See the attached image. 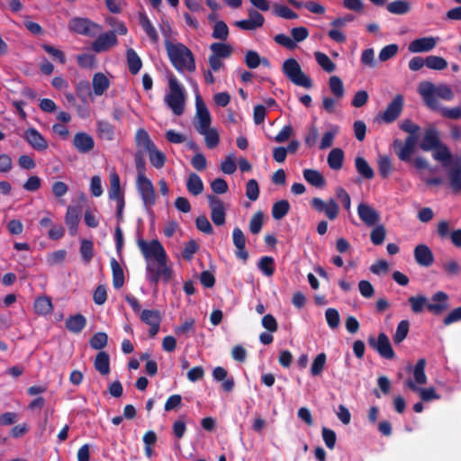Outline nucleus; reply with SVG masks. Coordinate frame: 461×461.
Segmentation results:
<instances>
[{"instance_id": "obj_42", "label": "nucleus", "mask_w": 461, "mask_h": 461, "mask_svg": "<svg viewBox=\"0 0 461 461\" xmlns=\"http://www.w3.org/2000/svg\"><path fill=\"white\" fill-rule=\"evenodd\" d=\"M126 56L130 72L134 75L137 74L142 66L140 58L132 49L127 50Z\"/></svg>"}, {"instance_id": "obj_9", "label": "nucleus", "mask_w": 461, "mask_h": 461, "mask_svg": "<svg viewBox=\"0 0 461 461\" xmlns=\"http://www.w3.org/2000/svg\"><path fill=\"white\" fill-rule=\"evenodd\" d=\"M403 107V97L401 95H397L392 102L387 105L384 112L378 114L376 120L382 121L386 123L393 122L401 114Z\"/></svg>"}, {"instance_id": "obj_16", "label": "nucleus", "mask_w": 461, "mask_h": 461, "mask_svg": "<svg viewBox=\"0 0 461 461\" xmlns=\"http://www.w3.org/2000/svg\"><path fill=\"white\" fill-rule=\"evenodd\" d=\"M446 174L452 192L461 193V159H456L451 167L446 169Z\"/></svg>"}, {"instance_id": "obj_15", "label": "nucleus", "mask_w": 461, "mask_h": 461, "mask_svg": "<svg viewBox=\"0 0 461 461\" xmlns=\"http://www.w3.org/2000/svg\"><path fill=\"white\" fill-rule=\"evenodd\" d=\"M110 187L108 190V196L110 200H114L118 204V213L122 211L124 204L123 191L121 188L120 176L115 171H112L109 176Z\"/></svg>"}, {"instance_id": "obj_44", "label": "nucleus", "mask_w": 461, "mask_h": 461, "mask_svg": "<svg viewBox=\"0 0 461 461\" xmlns=\"http://www.w3.org/2000/svg\"><path fill=\"white\" fill-rule=\"evenodd\" d=\"M410 330V322L407 320L401 321L397 327L396 330L393 336V340L394 344L398 345L402 343L408 336Z\"/></svg>"}, {"instance_id": "obj_2", "label": "nucleus", "mask_w": 461, "mask_h": 461, "mask_svg": "<svg viewBox=\"0 0 461 461\" xmlns=\"http://www.w3.org/2000/svg\"><path fill=\"white\" fill-rule=\"evenodd\" d=\"M162 32L166 37L165 48L170 63L175 69L183 74L185 72L192 73L195 70V59L192 50L182 42L172 41L167 38L169 25L161 27Z\"/></svg>"}, {"instance_id": "obj_5", "label": "nucleus", "mask_w": 461, "mask_h": 461, "mask_svg": "<svg viewBox=\"0 0 461 461\" xmlns=\"http://www.w3.org/2000/svg\"><path fill=\"white\" fill-rule=\"evenodd\" d=\"M284 75L295 86L310 89L312 86L311 78L302 70L298 61L293 58L284 61L282 66Z\"/></svg>"}, {"instance_id": "obj_49", "label": "nucleus", "mask_w": 461, "mask_h": 461, "mask_svg": "<svg viewBox=\"0 0 461 461\" xmlns=\"http://www.w3.org/2000/svg\"><path fill=\"white\" fill-rule=\"evenodd\" d=\"M314 58L318 65L326 72L330 73L336 69L335 63L325 53L316 51L314 52Z\"/></svg>"}, {"instance_id": "obj_58", "label": "nucleus", "mask_w": 461, "mask_h": 461, "mask_svg": "<svg viewBox=\"0 0 461 461\" xmlns=\"http://www.w3.org/2000/svg\"><path fill=\"white\" fill-rule=\"evenodd\" d=\"M236 168H237L236 156L234 153H230L221 163V170L224 174L230 175L235 172Z\"/></svg>"}, {"instance_id": "obj_41", "label": "nucleus", "mask_w": 461, "mask_h": 461, "mask_svg": "<svg viewBox=\"0 0 461 461\" xmlns=\"http://www.w3.org/2000/svg\"><path fill=\"white\" fill-rule=\"evenodd\" d=\"M97 131L100 138L106 140L114 139L115 129L113 124L105 121L97 122Z\"/></svg>"}, {"instance_id": "obj_39", "label": "nucleus", "mask_w": 461, "mask_h": 461, "mask_svg": "<svg viewBox=\"0 0 461 461\" xmlns=\"http://www.w3.org/2000/svg\"><path fill=\"white\" fill-rule=\"evenodd\" d=\"M147 152L149 154V162L155 168L159 169L164 167L167 160V157L162 151H160L157 148V146H155L153 149H149Z\"/></svg>"}, {"instance_id": "obj_30", "label": "nucleus", "mask_w": 461, "mask_h": 461, "mask_svg": "<svg viewBox=\"0 0 461 461\" xmlns=\"http://www.w3.org/2000/svg\"><path fill=\"white\" fill-rule=\"evenodd\" d=\"M376 164L381 177L388 178L393 171L392 159L387 155L379 154Z\"/></svg>"}, {"instance_id": "obj_53", "label": "nucleus", "mask_w": 461, "mask_h": 461, "mask_svg": "<svg viewBox=\"0 0 461 461\" xmlns=\"http://www.w3.org/2000/svg\"><path fill=\"white\" fill-rule=\"evenodd\" d=\"M339 132V127L338 126H330V128L329 129V131H327L321 140V142H320V149H326L332 146L333 144V140L336 137V135L338 134Z\"/></svg>"}, {"instance_id": "obj_34", "label": "nucleus", "mask_w": 461, "mask_h": 461, "mask_svg": "<svg viewBox=\"0 0 461 461\" xmlns=\"http://www.w3.org/2000/svg\"><path fill=\"white\" fill-rule=\"evenodd\" d=\"M186 188L193 195L202 194L203 191V183L201 177L195 173H191L186 180Z\"/></svg>"}, {"instance_id": "obj_14", "label": "nucleus", "mask_w": 461, "mask_h": 461, "mask_svg": "<svg viewBox=\"0 0 461 461\" xmlns=\"http://www.w3.org/2000/svg\"><path fill=\"white\" fill-rule=\"evenodd\" d=\"M312 206L319 212H324L330 220H335L338 217L339 207L334 199L325 202L321 198L315 197L311 201Z\"/></svg>"}, {"instance_id": "obj_6", "label": "nucleus", "mask_w": 461, "mask_h": 461, "mask_svg": "<svg viewBox=\"0 0 461 461\" xmlns=\"http://www.w3.org/2000/svg\"><path fill=\"white\" fill-rule=\"evenodd\" d=\"M195 93V115L194 127L198 132L211 128L212 117L210 112L203 101L196 83L190 81Z\"/></svg>"}, {"instance_id": "obj_31", "label": "nucleus", "mask_w": 461, "mask_h": 461, "mask_svg": "<svg viewBox=\"0 0 461 461\" xmlns=\"http://www.w3.org/2000/svg\"><path fill=\"white\" fill-rule=\"evenodd\" d=\"M139 23L142 29L144 30V32H146V34L148 35V37L149 38V40L151 41V42L157 43L158 41V32L151 23L149 17L144 13L140 14Z\"/></svg>"}, {"instance_id": "obj_20", "label": "nucleus", "mask_w": 461, "mask_h": 461, "mask_svg": "<svg viewBox=\"0 0 461 461\" xmlns=\"http://www.w3.org/2000/svg\"><path fill=\"white\" fill-rule=\"evenodd\" d=\"M448 296L444 292H437L431 297L430 301H428V310L433 314L438 315L446 311L448 307Z\"/></svg>"}, {"instance_id": "obj_1", "label": "nucleus", "mask_w": 461, "mask_h": 461, "mask_svg": "<svg viewBox=\"0 0 461 461\" xmlns=\"http://www.w3.org/2000/svg\"><path fill=\"white\" fill-rule=\"evenodd\" d=\"M137 244L145 259L146 279L155 285L160 280L165 283L170 281L174 272L162 244L157 240L148 242L141 239L138 240Z\"/></svg>"}, {"instance_id": "obj_3", "label": "nucleus", "mask_w": 461, "mask_h": 461, "mask_svg": "<svg viewBox=\"0 0 461 461\" xmlns=\"http://www.w3.org/2000/svg\"><path fill=\"white\" fill-rule=\"evenodd\" d=\"M418 93L420 95L425 104L432 110L439 109L441 106L437 96L446 101H451L455 96L449 86L446 84L435 86L432 82L426 80L419 83Z\"/></svg>"}, {"instance_id": "obj_27", "label": "nucleus", "mask_w": 461, "mask_h": 461, "mask_svg": "<svg viewBox=\"0 0 461 461\" xmlns=\"http://www.w3.org/2000/svg\"><path fill=\"white\" fill-rule=\"evenodd\" d=\"M111 82L106 75L98 72L93 76L92 86L93 92L95 96L103 95L110 87Z\"/></svg>"}, {"instance_id": "obj_63", "label": "nucleus", "mask_w": 461, "mask_h": 461, "mask_svg": "<svg viewBox=\"0 0 461 461\" xmlns=\"http://www.w3.org/2000/svg\"><path fill=\"white\" fill-rule=\"evenodd\" d=\"M51 191L53 195L59 200L60 203H63V201L60 199L68 192V185L65 182L56 181L51 185Z\"/></svg>"}, {"instance_id": "obj_37", "label": "nucleus", "mask_w": 461, "mask_h": 461, "mask_svg": "<svg viewBox=\"0 0 461 461\" xmlns=\"http://www.w3.org/2000/svg\"><path fill=\"white\" fill-rule=\"evenodd\" d=\"M304 179L315 187H322L325 185V179L321 172L315 169H304Z\"/></svg>"}, {"instance_id": "obj_23", "label": "nucleus", "mask_w": 461, "mask_h": 461, "mask_svg": "<svg viewBox=\"0 0 461 461\" xmlns=\"http://www.w3.org/2000/svg\"><path fill=\"white\" fill-rule=\"evenodd\" d=\"M73 145L80 153H88L95 147L93 137L86 132H77L73 139Z\"/></svg>"}, {"instance_id": "obj_33", "label": "nucleus", "mask_w": 461, "mask_h": 461, "mask_svg": "<svg viewBox=\"0 0 461 461\" xmlns=\"http://www.w3.org/2000/svg\"><path fill=\"white\" fill-rule=\"evenodd\" d=\"M86 324V318L79 313L70 316L66 321L67 329L73 333L80 332L85 328Z\"/></svg>"}, {"instance_id": "obj_57", "label": "nucleus", "mask_w": 461, "mask_h": 461, "mask_svg": "<svg viewBox=\"0 0 461 461\" xmlns=\"http://www.w3.org/2000/svg\"><path fill=\"white\" fill-rule=\"evenodd\" d=\"M326 360L327 357L324 353H320L317 355V357L313 359L311 366V373L312 375L317 376L321 374L325 367Z\"/></svg>"}, {"instance_id": "obj_4", "label": "nucleus", "mask_w": 461, "mask_h": 461, "mask_svg": "<svg viewBox=\"0 0 461 461\" xmlns=\"http://www.w3.org/2000/svg\"><path fill=\"white\" fill-rule=\"evenodd\" d=\"M168 91L164 96V102L175 115H182L185 112L186 94L183 85L174 74L167 77Z\"/></svg>"}, {"instance_id": "obj_8", "label": "nucleus", "mask_w": 461, "mask_h": 461, "mask_svg": "<svg viewBox=\"0 0 461 461\" xmlns=\"http://www.w3.org/2000/svg\"><path fill=\"white\" fill-rule=\"evenodd\" d=\"M416 142L417 136L413 135H409L403 143L400 140L393 141V149L400 160L404 162L411 161V157L415 151Z\"/></svg>"}, {"instance_id": "obj_24", "label": "nucleus", "mask_w": 461, "mask_h": 461, "mask_svg": "<svg viewBox=\"0 0 461 461\" xmlns=\"http://www.w3.org/2000/svg\"><path fill=\"white\" fill-rule=\"evenodd\" d=\"M24 138L28 143L35 149L42 151L47 149L48 142L44 137L34 128L25 131Z\"/></svg>"}, {"instance_id": "obj_50", "label": "nucleus", "mask_w": 461, "mask_h": 461, "mask_svg": "<svg viewBox=\"0 0 461 461\" xmlns=\"http://www.w3.org/2000/svg\"><path fill=\"white\" fill-rule=\"evenodd\" d=\"M199 133L204 137L205 144L209 149H213L219 144L220 138L216 129L208 128Z\"/></svg>"}, {"instance_id": "obj_62", "label": "nucleus", "mask_w": 461, "mask_h": 461, "mask_svg": "<svg viewBox=\"0 0 461 461\" xmlns=\"http://www.w3.org/2000/svg\"><path fill=\"white\" fill-rule=\"evenodd\" d=\"M229 36V29L227 24L219 21L214 24L212 37L218 40H226Z\"/></svg>"}, {"instance_id": "obj_43", "label": "nucleus", "mask_w": 461, "mask_h": 461, "mask_svg": "<svg viewBox=\"0 0 461 461\" xmlns=\"http://www.w3.org/2000/svg\"><path fill=\"white\" fill-rule=\"evenodd\" d=\"M34 309L38 314L47 315L52 312L53 305L51 300L47 296H41L35 300Z\"/></svg>"}, {"instance_id": "obj_64", "label": "nucleus", "mask_w": 461, "mask_h": 461, "mask_svg": "<svg viewBox=\"0 0 461 461\" xmlns=\"http://www.w3.org/2000/svg\"><path fill=\"white\" fill-rule=\"evenodd\" d=\"M258 267L267 276L274 274V260L270 257H263L258 262Z\"/></svg>"}, {"instance_id": "obj_51", "label": "nucleus", "mask_w": 461, "mask_h": 461, "mask_svg": "<svg viewBox=\"0 0 461 461\" xmlns=\"http://www.w3.org/2000/svg\"><path fill=\"white\" fill-rule=\"evenodd\" d=\"M290 204L286 200H280L272 207V216L275 220H281L289 212Z\"/></svg>"}, {"instance_id": "obj_61", "label": "nucleus", "mask_w": 461, "mask_h": 461, "mask_svg": "<svg viewBox=\"0 0 461 461\" xmlns=\"http://www.w3.org/2000/svg\"><path fill=\"white\" fill-rule=\"evenodd\" d=\"M325 319L330 329H336L339 327L340 317L339 312L336 309H327L325 312Z\"/></svg>"}, {"instance_id": "obj_60", "label": "nucleus", "mask_w": 461, "mask_h": 461, "mask_svg": "<svg viewBox=\"0 0 461 461\" xmlns=\"http://www.w3.org/2000/svg\"><path fill=\"white\" fill-rule=\"evenodd\" d=\"M264 223V213L262 212H257L249 221V230L253 234H258Z\"/></svg>"}, {"instance_id": "obj_22", "label": "nucleus", "mask_w": 461, "mask_h": 461, "mask_svg": "<svg viewBox=\"0 0 461 461\" xmlns=\"http://www.w3.org/2000/svg\"><path fill=\"white\" fill-rule=\"evenodd\" d=\"M117 44V37L114 32H105L99 35L92 44L95 52L106 51Z\"/></svg>"}, {"instance_id": "obj_26", "label": "nucleus", "mask_w": 461, "mask_h": 461, "mask_svg": "<svg viewBox=\"0 0 461 461\" xmlns=\"http://www.w3.org/2000/svg\"><path fill=\"white\" fill-rule=\"evenodd\" d=\"M432 156L433 158L438 161L445 169L451 167L452 163L456 159L451 156L449 149L442 144H439L432 150Z\"/></svg>"}, {"instance_id": "obj_7", "label": "nucleus", "mask_w": 461, "mask_h": 461, "mask_svg": "<svg viewBox=\"0 0 461 461\" xmlns=\"http://www.w3.org/2000/svg\"><path fill=\"white\" fill-rule=\"evenodd\" d=\"M136 188L141 198L142 203L147 211L156 203L155 187L150 179L147 176L136 177Z\"/></svg>"}, {"instance_id": "obj_17", "label": "nucleus", "mask_w": 461, "mask_h": 461, "mask_svg": "<svg viewBox=\"0 0 461 461\" xmlns=\"http://www.w3.org/2000/svg\"><path fill=\"white\" fill-rule=\"evenodd\" d=\"M438 41V38L427 36L413 40L408 45V50L411 53H422L432 50Z\"/></svg>"}, {"instance_id": "obj_25", "label": "nucleus", "mask_w": 461, "mask_h": 461, "mask_svg": "<svg viewBox=\"0 0 461 461\" xmlns=\"http://www.w3.org/2000/svg\"><path fill=\"white\" fill-rule=\"evenodd\" d=\"M406 385L411 391L418 393L419 395H420V398L423 402H431V401H434V400H439L440 399V395L437 393L436 389L434 387H432V386L427 387V388L417 386L414 384V382L411 381V380H407L406 381Z\"/></svg>"}, {"instance_id": "obj_13", "label": "nucleus", "mask_w": 461, "mask_h": 461, "mask_svg": "<svg viewBox=\"0 0 461 461\" xmlns=\"http://www.w3.org/2000/svg\"><path fill=\"white\" fill-rule=\"evenodd\" d=\"M248 19L237 21L234 25L243 31H254L263 26L264 16L257 10L250 8L248 10Z\"/></svg>"}, {"instance_id": "obj_47", "label": "nucleus", "mask_w": 461, "mask_h": 461, "mask_svg": "<svg viewBox=\"0 0 461 461\" xmlns=\"http://www.w3.org/2000/svg\"><path fill=\"white\" fill-rule=\"evenodd\" d=\"M386 9L393 14H404L411 9V5L407 0H397L387 5Z\"/></svg>"}, {"instance_id": "obj_54", "label": "nucleus", "mask_w": 461, "mask_h": 461, "mask_svg": "<svg viewBox=\"0 0 461 461\" xmlns=\"http://www.w3.org/2000/svg\"><path fill=\"white\" fill-rule=\"evenodd\" d=\"M329 86L330 92L339 99L344 95V86L342 80L337 77L332 76L329 79Z\"/></svg>"}, {"instance_id": "obj_10", "label": "nucleus", "mask_w": 461, "mask_h": 461, "mask_svg": "<svg viewBox=\"0 0 461 461\" xmlns=\"http://www.w3.org/2000/svg\"><path fill=\"white\" fill-rule=\"evenodd\" d=\"M68 26L71 31L86 36H95L100 31L96 23L80 17L71 19Z\"/></svg>"}, {"instance_id": "obj_19", "label": "nucleus", "mask_w": 461, "mask_h": 461, "mask_svg": "<svg viewBox=\"0 0 461 461\" xmlns=\"http://www.w3.org/2000/svg\"><path fill=\"white\" fill-rule=\"evenodd\" d=\"M140 320L149 326V333L151 337L157 335L159 330L161 316L157 310H143L140 312Z\"/></svg>"}, {"instance_id": "obj_45", "label": "nucleus", "mask_w": 461, "mask_h": 461, "mask_svg": "<svg viewBox=\"0 0 461 461\" xmlns=\"http://www.w3.org/2000/svg\"><path fill=\"white\" fill-rule=\"evenodd\" d=\"M210 50L212 55L221 59L229 58L232 52L231 46L222 42H214L211 44Z\"/></svg>"}, {"instance_id": "obj_21", "label": "nucleus", "mask_w": 461, "mask_h": 461, "mask_svg": "<svg viewBox=\"0 0 461 461\" xmlns=\"http://www.w3.org/2000/svg\"><path fill=\"white\" fill-rule=\"evenodd\" d=\"M80 216L81 210L78 206H68L65 215V223L67 224L69 234L71 236H75L77 233Z\"/></svg>"}, {"instance_id": "obj_38", "label": "nucleus", "mask_w": 461, "mask_h": 461, "mask_svg": "<svg viewBox=\"0 0 461 461\" xmlns=\"http://www.w3.org/2000/svg\"><path fill=\"white\" fill-rule=\"evenodd\" d=\"M95 368L103 375L110 372L109 356L106 352L101 351L95 359Z\"/></svg>"}, {"instance_id": "obj_36", "label": "nucleus", "mask_w": 461, "mask_h": 461, "mask_svg": "<svg viewBox=\"0 0 461 461\" xmlns=\"http://www.w3.org/2000/svg\"><path fill=\"white\" fill-rule=\"evenodd\" d=\"M136 144L139 148L143 149L146 152L153 149L156 145L150 140L149 133L144 129H139L135 137Z\"/></svg>"}, {"instance_id": "obj_56", "label": "nucleus", "mask_w": 461, "mask_h": 461, "mask_svg": "<svg viewBox=\"0 0 461 461\" xmlns=\"http://www.w3.org/2000/svg\"><path fill=\"white\" fill-rule=\"evenodd\" d=\"M80 254L85 263H89L94 256V244L87 240H82L80 245Z\"/></svg>"}, {"instance_id": "obj_52", "label": "nucleus", "mask_w": 461, "mask_h": 461, "mask_svg": "<svg viewBox=\"0 0 461 461\" xmlns=\"http://www.w3.org/2000/svg\"><path fill=\"white\" fill-rule=\"evenodd\" d=\"M426 67L433 70H443L447 67V61L439 56L430 55L425 59Z\"/></svg>"}, {"instance_id": "obj_40", "label": "nucleus", "mask_w": 461, "mask_h": 461, "mask_svg": "<svg viewBox=\"0 0 461 461\" xmlns=\"http://www.w3.org/2000/svg\"><path fill=\"white\" fill-rule=\"evenodd\" d=\"M344 153L340 149H333L328 155V164L330 168L340 169L343 164Z\"/></svg>"}, {"instance_id": "obj_46", "label": "nucleus", "mask_w": 461, "mask_h": 461, "mask_svg": "<svg viewBox=\"0 0 461 461\" xmlns=\"http://www.w3.org/2000/svg\"><path fill=\"white\" fill-rule=\"evenodd\" d=\"M355 166H356L357 171L361 176H363L365 178L371 179L374 177L375 172L364 158H362V157L356 158Z\"/></svg>"}, {"instance_id": "obj_55", "label": "nucleus", "mask_w": 461, "mask_h": 461, "mask_svg": "<svg viewBox=\"0 0 461 461\" xmlns=\"http://www.w3.org/2000/svg\"><path fill=\"white\" fill-rule=\"evenodd\" d=\"M273 14L276 16L285 18L287 20L297 19L298 14L289 7L283 5H275L273 6Z\"/></svg>"}, {"instance_id": "obj_28", "label": "nucleus", "mask_w": 461, "mask_h": 461, "mask_svg": "<svg viewBox=\"0 0 461 461\" xmlns=\"http://www.w3.org/2000/svg\"><path fill=\"white\" fill-rule=\"evenodd\" d=\"M414 257L417 263L420 266L429 267L433 262V255L429 248L426 245H418L414 249Z\"/></svg>"}, {"instance_id": "obj_35", "label": "nucleus", "mask_w": 461, "mask_h": 461, "mask_svg": "<svg viewBox=\"0 0 461 461\" xmlns=\"http://www.w3.org/2000/svg\"><path fill=\"white\" fill-rule=\"evenodd\" d=\"M111 268L113 272V285L114 288L119 289L124 284L123 269L115 258L111 259Z\"/></svg>"}, {"instance_id": "obj_11", "label": "nucleus", "mask_w": 461, "mask_h": 461, "mask_svg": "<svg viewBox=\"0 0 461 461\" xmlns=\"http://www.w3.org/2000/svg\"><path fill=\"white\" fill-rule=\"evenodd\" d=\"M368 343L382 357L393 359L395 357L389 338L385 333H380L376 339L369 338Z\"/></svg>"}, {"instance_id": "obj_29", "label": "nucleus", "mask_w": 461, "mask_h": 461, "mask_svg": "<svg viewBox=\"0 0 461 461\" xmlns=\"http://www.w3.org/2000/svg\"><path fill=\"white\" fill-rule=\"evenodd\" d=\"M438 132L434 129L426 130L420 142V149L425 151L433 150L439 145Z\"/></svg>"}, {"instance_id": "obj_32", "label": "nucleus", "mask_w": 461, "mask_h": 461, "mask_svg": "<svg viewBox=\"0 0 461 461\" xmlns=\"http://www.w3.org/2000/svg\"><path fill=\"white\" fill-rule=\"evenodd\" d=\"M425 366L426 361L424 358H420L416 363L415 366L412 370L413 379H411L414 382L417 386L425 384L427 383V375L425 374Z\"/></svg>"}, {"instance_id": "obj_59", "label": "nucleus", "mask_w": 461, "mask_h": 461, "mask_svg": "<svg viewBox=\"0 0 461 461\" xmlns=\"http://www.w3.org/2000/svg\"><path fill=\"white\" fill-rule=\"evenodd\" d=\"M386 230L384 225H375L370 234V239L373 244L381 245L385 238Z\"/></svg>"}, {"instance_id": "obj_48", "label": "nucleus", "mask_w": 461, "mask_h": 461, "mask_svg": "<svg viewBox=\"0 0 461 461\" xmlns=\"http://www.w3.org/2000/svg\"><path fill=\"white\" fill-rule=\"evenodd\" d=\"M408 302L412 312L415 314L422 312L425 308L428 309V299L424 295L411 296Z\"/></svg>"}, {"instance_id": "obj_18", "label": "nucleus", "mask_w": 461, "mask_h": 461, "mask_svg": "<svg viewBox=\"0 0 461 461\" xmlns=\"http://www.w3.org/2000/svg\"><path fill=\"white\" fill-rule=\"evenodd\" d=\"M357 214L359 219L366 226H375L380 221L379 212L366 203H360L357 206Z\"/></svg>"}, {"instance_id": "obj_12", "label": "nucleus", "mask_w": 461, "mask_h": 461, "mask_svg": "<svg viewBox=\"0 0 461 461\" xmlns=\"http://www.w3.org/2000/svg\"><path fill=\"white\" fill-rule=\"evenodd\" d=\"M211 209V218L215 225L221 226L225 223L226 208L224 203L217 196L207 195Z\"/></svg>"}]
</instances>
